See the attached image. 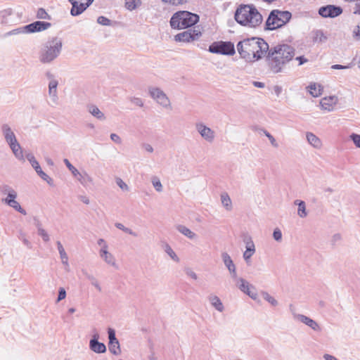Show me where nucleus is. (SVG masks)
<instances>
[{"label":"nucleus","mask_w":360,"mask_h":360,"mask_svg":"<svg viewBox=\"0 0 360 360\" xmlns=\"http://www.w3.org/2000/svg\"><path fill=\"white\" fill-rule=\"evenodd\" d=\"M27 33L26 30L24 29V26L18 27L16 29H14L10 32H8L5 34V36H10V35H15V34H25Z\"/></svg>","instance_id":"nucleus-44"},{"label":"nucleus","mask_w":360,"mask_h":360,"mask_svg":"<svg viewBox=\"0 0 360 360\" xmlns=\"http://www.w3.org/2000/svg\"><path fill=\"white\" fill-rule=\"evenodd\" d=\"M245 250L255 252V245L250 236L246 235L243 238Z\"/></svg>","instance_id":"nucleus-35"},{"label":"nucleus","mask_w":360,"mask_h":360,"mask_svg":"<svg viewBox=\"0 0 360 360\" xmlns=\"http://www.w3.org/2000/svg\"><path fill=\"white\" fill-rule=\"evenodd\" d=\"M292 18L288 11L273 10L270 12L265 23V29L274 30L287 24Z\"/></svg>","instance_id":"nucleus-6"},{"label":"nucleus","mask_w":360,"mask_h":360,"mask_svg":"<svg viewBox=\"0 0 360 360\" xmlns=\"http://www.w3.org/2000/svg\"><path fill=\"white\" fill-rule=\"evenodd\" d=\"M76 178L84 186H86L89 183H91L93 181L92 178L86 172H79V174H77Z\"/></svg>","instance_id":"nucleus-31"},{"label":"nucleus","mask_w":360,"mask_h":360,"mask_svg":"<svg viewBox=\"0 0 360 360\" xmlns=\"http://www.w3.org/2000/svg\"><path fill=\"white\" fill-rule=\"evenodd\" d=\"M292 316L295 320L299 321L306 326L311 328L314 331H320L321 327L319 323L311 318L300 314L292 313Z\"/></svg>","instance_id":"nucleus-14"},{"label":"nucleus","mask_w":360,"mask_h":360,"mask_svg":"<svg viewBox=\"0 0 360 360\" xmlns=\"http://www.w3.org/2000/svg\"><path fill=\"white\" fill-rule=\"evenodd\" d=\"M235 20L238 23L249 27H256L262 22V16L252 5H240L235 12Z\"/></svg>","instance_id":"nucleus-3"},{"label":"nucleus","mask_w":360,"mask_h":360,"mask_svg":"<svg viewBox=\"0 0 360 360\" xmlns=\"http://www.w3.org/2000/svg\"><path fill=\"white\" fill-rule=\"evenodd\" d=\"M149 94L156 102L164 108H169L171 103L163 91L158 87H150Z\"/></svg>","instance_id":"nucleus-8"},{"label":"nucleus","mask_w":360,"mask_h":360,"mask_svg":"<svg viewBox=\"0 0 360 360\" xmlns=\"http://www.w3.org/2000/svg\"><path fill=\"white\" fill-rule=\"evenodd\" d=\"M328 39L327 36L321 30H316L313 32V41L314 42L323 43Z\"/></svg>","instance_id":"nucleus-27"},{"label":"nucleus","mask_w":360,"mask_h":360,"mask_svg":"<svg viewBox=\"0 0 360 360\" xmlns=\"http://www.w3.org/2000/svg\"><path fill=\"white\" fill-rule=\"evenodd\" d=\"M323 357L325 360H338L335 356L328 354H325Z\"/></svg>","instance_id":"nucleus-64"},{"label":"nucleus","mask_w":360,"mask_h":360,"mask_svg":"<svg viewBox=\"0 0 360 360\" xmlns=\"http://www.w3.org/2000/svg\"><path fill=\"white\" fill-rule=\"evenodd\" d=\"M306 138L308 143L314 148L319 149L322 146V142L321 139L312 132H307Z\"/></svg>","instance_id":"nucleus-20"},{"label":"nucleus","mask_w":360,"mask_h":360,"mask_svg":"<svg viewBox=\"0 0 360 360\" xmlns=\"http://www.w3.org/2000/svg\"><path fill=\"white\" fill-rule=\"evenodd\" d=\"M17 197H18V193L15 191H14L13 192H11V193H9L8 195H7L5 198H3L2 202L6 205L7 203L10 202L11 201H13L14 200H15L17 198Z\"/></svg>","instance_id":"nucleus-45"},{"label":"nucleus","mask_w":360,"mask_h":360,"mask_svg":"<svg viewBox=\"0 0 360 360\" xmlns=\"http://www.w3.org/2000/svg\"><path fill=\"white\" fill-rule=\"evenodd\" d=\"M238 288L248 295L250 297H251L252 300H256L257 297V294L255 291L251 290V289H253L254 287L250 285L248 282H247L244 278H239L237 279L236 283Z\"/></svg>","instance_id":"nucleus-15"},{"label":"nucleus","mask_w":360,"mask_h":360,"mask_svg":"<svg viewBox=\"0 0 360 360\" xmlns=\"http://www.w3.org/2000/svg\"><path fill=\"white\" fill-rule=\"evenodd\" d=\"M342 8L335 5H326L319 9V14L323 18H333L342 13Z\"/></svg>","instance_id":"nucleus-9"},{"label":"nucleus","mask_w":360,"mask_h":360,"mask_svg":"<svg viewBox=\"0 0 360 360\" xmlns=\"http://www.w3.org/2000/svg\"><path fill=\"white\" fill-rule=\"evenodd\" d=\"M208 51L212 53L233 56L236 53L235 46L231 41H215L210 46Z\"/></svg>","instance_id":"nucleus-7"},{"label":"nucleus","mask_w":360,"mask_h":360,"mask_svg":"<svg viewBox=\"0 0 360 360\" xmlns=\"http://www.w3.org/2000/svg\"><path fill=\"white\" fill-rule=\"evenodd\" d=\"M221 201L226 210L230 211L232 209V202L229 195L224 193L221 195Z\"/></svg>","instance_id":"nucleus-32"},{"label":"nucleus","mask_w":360,"mask_h":360,"mask_svg":"<svg viewBox=\"0 0 360 360\" xmlns=\"http://www.w3.org/2000/svg\"><path fill=\"white\" fill-rule=\"evenodd\" d=\"M236 49L242 59L253 63L265 58L266 52L269 51V45L262 38L250 37L238 41Z\"/></svg>","instance_id":"nucleus-2"},{"label":"nucleus","mask_w":360,"mask_h":360,"mask_svg":"<svg viewBox=\"0 0 360 360\" xmlns=\"http://www.w3.org/2000/svg\"><path fill=\"white\" fill-rule=\"evenodd\" d=\"M353 37L356 40L360 41V22L354 27Z\"/></svg>","instance_id":"nucleus-57"},{"label":"nucleus","mask_w":360,"mask_h":360,"mask_svg":"<svg viewBox=\"0 0 360 360\" xmlns=\"http://www.w3.org/2000/svg\"><path fill=\"white\" fill-rule=\"evenodd\" d=\"M64 163L75 177H77V174H79V172L70 162L68 159H64Z\"/></svg>","instance_id":"nucleus-41"},{"label":"nucleus","mask_w":360,"mask_h":360,"mask_svg":"<svg viewBox=\"0 0 360 360\" xmlns=\"http://www.w3.org/2000/svg\"><path fill=\"white\" fill-rule=\"evenodd\" d=\"M335 101L336 99L335 97L324 98L321 101L320 104L323 108L330 111L332 110V105Z\"/></svg>","instance_id":"nucleus-29"},{"label":"nucleus","mask_w":360,"mask_h":360,"mask_svg":"<svg viewBox=\"0 0 360 360\" xmlns=\"http://www.w3.org/2000/svg\"><path fill=\"white\" fill-rule=\"evenodd\" d=\"M273 237L275 240L281 241L282 239L281 231L278 228L275 229L273 232Z\"/></svg>","instance_id":"nucleus-54"},{"label":"nucleus","mask_w":360,"mask_h":360,"mask_svg":"<svg viewBox=\"0 0 360 360\" xmlns=\"http://www.w3.org/2000/svg\"><path fill=\"white\" fill-rule=\"evenodd\" d=\"M108 246L107 244L102 246L99 251L100 257L104 260L105 263L112 266L117 267L115 257L108 251Z\"/></svg>","instance_id":"nucleus-17"},{"label":"nucleus","mask_w":360,"mask_h":360,"mask_svg":"<svg viewBox=\"0 0 360 360\" xmlns=\"http://www.w3.org/2000/svg\"><path fill=\"white\" fill-rule=\"evenodd\" d=\"M308 88L309 89V91L310 94L313 97H319L321 95L323 89L320 84H317L316 83L311 84Z\"/></svg>","instance_id":"nucleus-28"},{"label":"nucleus","mask_w":360,"mask_h":360,"mask_svg":"<svg viewBox=\"0 0 360 360\" xmlns=\"http://www.w3.org/2000/svg\"><path fill=\"white\" fill-rule=\"evenodd\" d=\"M1 133L8 144L18 141L15 134L8 124H2Z\"/></svg>","instance_id":"nucleus-18"},{"label":"nucleus","mask_w":360,"mask_h":360,"mask_svg":"<svg viewBox=\"0 0 360 360\" xmlns=\"http://www.w3.org/2000/svg\"><path fill=\"white\" fill-rule=\"evenodd\" d=\"M185 273L187 276H190L194 280L198 278L197 274L190 268H186L185 269Z\"/></svg>","instance_id":"nucleus-60"},{"label":"nucleus","mask_w":360,"mask_h":360,"mask_svg":"<svg viewBox=\"0 0 360 360\" xmlns=\"http://www.w3.org/2000/svg\"><path fill=\"white\" fill-rule=\"evenodd\" d=\"M6 205H8L9 207H12L13 209H14L15 211H18L20 214H23V215H26L27 214V212H26L25 210L23 209L20 206V203L16 200V199L14 200L13 201H11L10 202L7 203Z\"/></svg>","instance_id":"nucleus-34"},{"label":"nucleus","mask_w":360,"mask_h":360,"mask_svg":"<svg viewBox=\"0 0 360 360\" xmlns=\"http://www.w3.org/2000/svg\"><path fill=\"white\" fill-rule=\"evenodd\" d=\"M165 251L174 261L176 262H179V258L178 257V256L176 255V254L174 252V251L172 250L169 245H165Z\"/></svg>","instance_id":"nucleus-37"},{"label":"nucleus","mask_w":360,"mask_h":360,"mask_svg":"<svg viewBox=\"0 0 360 360\" xmlns=\"http://www.w3.org/2000/svg\"><path fill=\"white\" fill-rule=\"evenodd\" d=\"M117 185L123 191H129V186L124 183L122 179L117 177L115 179Z\"/></svg>","instance_id":"nucleus-49"},{"label":"nucleus","mask_w":360,"mask_h":360,"mask_svg":"<svg viewBox=\"0 0 360 360\" xmlns=\"http://www.w3.org/2000/svg\"><path fill=\"white\" fill-rule=\"evenodd\" d=\"M26 158L40 177L41 176H45V172L42 171L38 161L36 160L32 153H27L26 155Z\"/></svg>","instance_id":"nucleus-19"},{"label":"nucleus","mask_w":360,"mask_h":360,"mask_svg":"<svg viewBox=\"0 0 360 360\" xmlns=\"http://www.w3.org/2000/svg\"><path fill=\"white\" fill-rule=\"evenodd\" d=\"M115 226L117 229H120V230L123 231L124 232H125V233H129V234H130V235H131V236H134V237H136V236H137V233H135L134 231H133L131 229H129V228L125 227V226H124L122 224H121V223H118V222H117V223H115Z\"/></svg>","instance_id":"nucleus-40"},{"label":"nucleus","mask_w":360,"mask_h":360,"mask_svg":"<svg viewBox=\"0 0 360 360\" xmlns=\"http://www.w3.org/2000/svg\"><path fill=\"white\" fill-rule=\"evenodd\" d=\"M0 191L3 195H7L9 193H11V192H13L15 190L8 185H3L1 187Z\"/></svg>","instance_id":"nucleus-48"},{"label":"nucleus","mask_w":360,"mask_h":360,"mask_svg":"<svg viewBox=\"0 0 360 360\" xmlns=\"http://www.w3.org/2000/svg\"><path fill=\"white\" fill-rule=\"evenodd\" d=\"M66 297V291L63 288H60L58 290V295L57 302H60L62 300L65 299Z\"/></svg>","instance_id":"nucleus-58"},{"label":"nucleus","mask_w":360,"mask_h":360,"mask_svg":"<svg viewBox=\"0 0 360 360\" xmlns=\"http://www.w3.org/2000/svg\"><path fill=\"white\" fill-rule=\"evenodd\" d=\"M199 16L187 11L176 12L170 19V25L173 29H186L195 25Z\"/></svg>","instance_id":"nucleus-5"},{"label":"nucleus","mask_w":360,"mask_h":360,"mask_svg":"<svg viewBox=\"0 0 360 360\" xmlns=\"http://www.w3.org/2000/svg\"><path fill=\"white\" fill-rule=\"evenodd\" d=\"M294 204L298 206L297 214L299 217L301 218L306 217L307 216V212L304 201L296 200H295Z\"/></svg>","instance_id":"nucleus-26"},{"label":"nucleus","mask_w":360,"mask_h":360,"mask_svg":"<svg viewBox=\"0 0 360 360\" xmlns=\"http://www.w3.org/2000/svg\"><path fill=\"white\" fill-rule=\"evenodd\" d=\"M8 145L17 159L19 160H24L22 150L18 141Z\"/></svg>","instance_id":"nucleus-21"},{"label":"nucleus","mask_w":360,"mask_h":360,"mask_svg":"<svg viewBox=\"0 0 360 360\" xmlns=\"http://www.w3.org/2000/svg\"><path fill=\"white\" fill-rule=\"evenodd\" d=\"M97 22L100 25L106 26L111 25V20L105 16H99L97 19Z\"/></svg>","instance_id":"nucleus-47"},{"label":"nucleus","mask_w":360,"mask_h":360,"mask_svg":"<svg viewBox=\"0 0 360 360\" xmlns=\"http://www.w3.org/2000/svg\"><path fill=\"white\" fill-rule=\"evenodd\" d=\"M110 139L117 144H120L122 143L121 138L117 134L114 133L110 134Z\"/></svg>","instance_id":"nucleus-61"},{"label":"nucleus","mask_w":360,"mask_h":360,"mask_svg":"<svg viewBox=\"0 0 360 360\" xmlns=\"http://www.w3.org/2000/svg\"><path fill=\"white\" fill-rule=\"evenodd\" d=\"M51 26V24L48 22L35 21L29 25H25L24 29L26 30L27 33H34L47 30Z\"/></svg>","instance_id":"nucleus-16"},{"label":"nucleus","mask_w":360,"mask_h":360,"mask_svg":"<svg viewBox=\"0 0 360 360\" xmlns=\"http://www.w3.org/2000/svg\"><path fill=\"white\" fill-rule=\"evenodd\" d=\"M350 139L357 148H360V135L357 134H352Z\"/></svg>","instance_id":"nucleus-50"},{"label":"nucleus","mask_w":360,"mask_h":360,"mask_svg":"<svg viewBox=\"0 0 360 360\" xmlns=\"http://www.w3.org/2000/svg\"><path fill=\"white\" fill-rule=\"evenodd\" d=\"M82 274L85 276V278L89 280L91 283L96 279V278L91 273H89L86 269H82Z\"/></svg>","instance_id":"nucleus-52"},{"label":"nucleus","mask_w":360,"mask_h":360,"mask_svg":"<svg viewBox=\"0 0 360 360\" xmlns=\"http://www.w3.org/2000/svg\"><path fill=\"white\" fill-rule=\"evenodd\" d=\"M89 112L95 117H96L99 120H105V116L104 114L99 110V108L94 105H91L88 106Z\"/></svg>","instance_id":"nucleus-25"},{"label":"nucleus","mask_w":360,"mask_h":360,"mask_svg":"<svg viewBox=\"0 0 360 360\" xmlns=\"http://www.w3.org/2000/svg\"><path fill=\"white\" fill-rule=\"evenodd\" d=\"M57 244V248H58V250L59 252V254H60V259L62 260V263L66 266V270L67 271H69V264H68V255L67 253L65 252L64 248H63V245L61 244V243L60 241H57L56 243Z\"/></svg>","instance_id":"nucleus-23"},{"label":"nucleus","mask_w":360,"mask_h":360,"mask_svg":"<svg viewBox=\"0 0 360 360\" xmlns=\"http://www.w3.org/2000/svg\"><path fill=\"white\" fill-rule=\"evenodd\" d=\"M108 334L109 342H116V340H118L116 338L115 331L114 329L109 328L108 330Z\"/></svg>","instance_id":"nucleus-51"},{"label":"nucleus","mask_w":360,"mask_h":360,"mask_svg":"<svg viewBox=\"0 0 360 360\" xmlns=\"http://www.w3.org/2000/svg\"><path fill=\"white\" fill-rule=\"evenodd\" d=\"M91 284L94 286L96 288V289L98 291V292H101L102 291V288H101V286L99 283V281H98V279L96 278V280H94V281H92L91 283Z\"/></svg>","instance_id":"nucleus-62"},{"label":"nucleus","mask_w":360,"mask_h":360,"mask_svg":"<svg viewBox=\"0 0 360 360\" xmlns=\"http://www.w3.org/2000/svg\"><path fill=\"white\" fill-rule=\"evenodd\" d=\"M264 134L269 139L272 146H274V147H278V143H276V139L271 134H270L267 131H264Z\"/></svg>","instance_id":"nucleus-59"},{"label":"nucleus","mask_w":360,"mask_h":360,"mask_svg":"<svg viewBox=\"0 0 360 360\" xmlns=\"http://www.w3.org/2000/svg\"><path fill=\"white\" fill-rule=\"evenodd\" d=\"M12 14V10L11 8L5 9L1 12V15L2 18H5L6 16L11 15Z\"/></svg>","instance_id":"nucleus-63"},{"label":"nucleus","mask_w":360,"mask_h":360,"mask_svg":"<svg viewBox=\"0 0 360 360\" xmlns=\"http://www.w3.org/2000/svg\"><path fill=\"white\" fill-rule=\"evenodd\" d=\"M99 334L96 332L92 335V338L89 341V348L91 351L97 354H102L106 352L105 344L98 341Z\"/></svg>","instance_id":"nucleus-13"},{"label":"nucleus","mask_w":360,"mask_h":360,"mask_svg":"<svg viewBox=\"0 0 360 360\" xmlns=\"http://www.w3.org/2000/svg\"><path fill=\"white\" fill-rule=\"evenodd\" d=\"M208 300L210 302L211 305L215 308L219 312H222L224 309V305L221 301V300L214 295H210L208 297Z\"/></svg>","instance_id":"nucleus-22"},{"label":"nucleus","mask_w":360,"mask_h":360,"mask_svg":"<svg viewBox=\"0 0 360 360\" xmlns=\"http://www.w3.org/2000/svg\"><path fill=\"white\" fill-rule=\"evenodd\" d=\"M221 259L225 266L228 269L229 271L236 267L232 259L227 252H224L221 253Z\"/></svg>","instance_id":"nucleus-30"},{"label":"nucleus","mask_w":360,"mask_h":360,"mask_svg":"<svg viewBox=\"0 0 360 360\" xmlns=\"http://www.w3.org/2000/svg\"><path fill=\"white\" fill-rule=\"evenodd\" d=\"M176 229L179 232L184 235L189 239H195L197 236V235L194 232H193L191 229H189L188 228L184 225H177L176 226Z\"/></svg>","instance_id":"nucleus-24"},{"label":"nucleus","mask_w":360,"mask_h":360,"mask_svg":"<svg viewBox=\"0 0 360 360\" xmlns=\"http://www.w3.org/2000/svg\"><path fill=\"white\" fill-rule=\"evenodd\" d=\"M49 95L50 96L52 102L54 104H57L58 100L57 89L49 88Z\"/></svg>","instance_id":"nucleus-42"},{"label":"nucleus","mask_w":360,"mask_h":360,"mask_svg":"<svg viewBox=\"0 0 360 360\" xmlns=\"http://www.w3.org/2000/svg\"><path fill=\"white\" fill-rule=\"evenodd\" d=\"M72 4L70 13L72 16L82 14L94 1V0H69Z\"/></svg>","instance_id":"nucleus-10"},{"label":"nucleus","mask_w":360,"mask_h":360,"mask_svg":"<svg viewBox=\"0 0 360 360\" xmlns=\"http://www.w3.org/2000/svg\"><path fill=\"white\" fill-rule=\"evenodd\" d=\"M38 234L42 238V239L45 241V242H47L49 240V234L46 233V231L42 229L41 227H39V231H38Z\"/></svg>","instance_id":"nucleus-53"},{"label":"nucleus","mask_w":360,"mask_h":360,"mask_svg":"<svg viewBox=\"0 0 360 360\" xmlns=\"http://www.w3.org/2000/svg\"><path fill=\"white\" fill-rule=\"evenodd\" d=\"M108 348L109 351L115 355H118L121 353V349L118 340H116V342H108Z\"/></svg>","instance_id":"nucleus-33"},{"label":"nucleus","mask_w":360,"mask_h":360,"mask_svg":"<svg viewBox=\"0 0 360 360\" xmlns=\"http://www.w3.org/2000/svg\"><path fill=\"white\" fill-rule=\"evenodd\" d=\"M201 34V32L198 30H188L175 35L174 39L176 41L190 42L198 39Z\"/></svg>","instance_id":"nucleus-11"},{"label":"nucleus","mask_w":360,"mask_h":360,"mask_svg":"<svg viewBox=\"0 0 360 360\" xmlns=\"http://www.w3.org/2000/svg\"><path fill=\"white\" fill-rule=\"evenodd\" d=\"M62 47L61 38L58 37L49 38L48 41L43 44L39 51V61L44 64L52 63L60 56Z\"/></svg>","instance_id":"nucleus-4"},{"label":"nucleus","mask_w":360,"mask_h":360,"mask_svg":"<svg viewBox=\"0 0 360 360\" xmlns=\"http://www.w3.org/2000/svg\"><path fill=\"white\" fill-rule=\"evenodd\" d=\"M262 297L272 306L276 307L278 304V301L271 295H270L267 292H262Z\"/></svg>","instance_id":"nucleus-36"},{"label":"nucleus","mask_w":360,"mask_h":360,"mask_svg":"<svg viewBox=\"0 0 360 360\" xmlns=\"http://www.w3.org/2000/svg\"><path fill=\"white\" fill-rule=\"evenodd\" d=\"M151 182L153 186L158 192H161L162 191V185L160 182V179L158 176H153Z\"/></svg>","instance_id":"nucleus-38"},{"label":"nucleus","mask_w":360,"mask_h":360,"mask_svg":"<svg viewBox=\"0 0 360 360\" xmlns=\"http://www.w3.org/2000/svg\"><path fill=\"white\" fill-rule=\"evenodd\" d=\"M195 129L203 139L209 143L213 142L215 138V133L212 129L207 127L202 122L196 123Z\"/></svg>","instance_id":"nucleus-12"},{"label":"nucleus","mask_w":360,"mask_h":360,"mask_svg":"<svg viewBox=\"0 0 360 360\" xmlns=\"http://www.w3.org/2000/svg\"><path fill=\"white\" fill-rule=\"evenodd\" d=\"M162 2L169 3L174 6H178L186 3L188 0H162Z\"/></svg>","instance_id":"nucleus-56"},{"label":"nucleus","mask_w":360,"mask_h":360,"mask_svg":"<svg viewBox=\"0 0 360 360\" xmlns=\"http://www.w3.org/2000/svg\"><path fill=\"white\" fill-rule=\"evenodd\" d=\"M255 253V252L248 250H245V252H243V259L248 264H250V259Z\"/></svg>","instance_id":"nucleus-46"},{"label":"nucleus","mask_w":360,"mask_h":360,"mask_svg":"<svg viewBox=\"0 0 360 360\" xmlns=\"http://www.w3.org/2000/svg\"><path fill=\"white\" fill-rule=\"evenodd\" d=\"M295 55V49L287 44H279L269 46L265 60L270 72L278 74L284 71L285 65Z\"/></svg>","instance_id":"nucleus-1"},{"label":"nucleus","mask_w":360,"mask_h":360,"mask_svg":"<svg viewBox=\"0 0 360 360\" xmlns=\"http://www.w3.org/2000/svg\"><path fill=\"white\" fill-rule=\"evenodd\" d=\"M129 101L132 103H134V105H136L137 106H139V107H143V101L140 98L130 97L129 98Z\"/></svg>","instance_id":"nucleus-55"},{"label":"nucleus","mask_w":360,"mask_h":360,"mask_svg":"<svg viewBox=\"0 0 360 360\" xmlns=\"http://www.w3.org/2000/svg\"><path fill=\"white\" fill-rule=\"evenodd\" d=\"M140 4L141 1L136 0H125V6L129 11L135 9Z\"/></svg>","instance_id":"nucleus-39"},{"label":"nucleus","mask_w":360,"mask_h":360,"mask_svg":"<svg viewBox=\"0 0 360 360\" xmlns=\"http://www.w3.org/2000/svg\"><path fill=\"white\" fill-rule=\"evenodd\" d=\"M37 18L38 19H47V20L51 19L50 15L42 8L38 9V11L37 12Z\"/></svg>","instance_id":"nucleus-43"}]
</instances>
